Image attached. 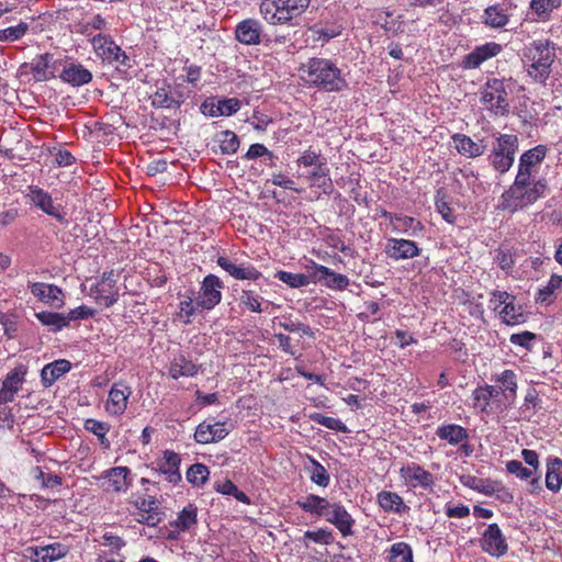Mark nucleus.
Listing matches in <instances>:
<instances>
[{
	"label": "nucleus",
	"instance_id": "25",
	"mask_svg": "<svg viewBox=\"0 0 562 562\" xmlns=\"http://www.w3.org/2000/svg\"><path fill=\"white\" fill-rule=\"evenodd\" d=\"M52 54H42L32 59L31 63L22 65V69L30 71L35 81H45L48 79V69L50 66Z\"/></svg>",
	"mask_w": 562,
	"mask_h": 562
},
{
	"label": "nucleus",
	"instance_id": "4",
	"mask_svg": "<svg viewBox=\"0 0 562 562\" xmlns=\"http://www.w3.org/2000/svg\"><path fill=\"white\" fill-rule=\"evenodd\" d=\"M299 166L311 167L306 175V179L312 187L322 189L323 193L330 194L334 190L333 181L329 176V168L326 158L319 153L305 150L297 159Z\"/></svg>",
	"mask_w": 562,
	"mask_h": 562
},
{
	"label": "nucleus",
	"instance_id": "8",
	"mask_svg": "<svg viewBox=\"0 0 562 562\" xmlns=\"http://www.w3.org/2000/svg\"><path fill=\"white\" fill-rule=\"evenodd\" d=\"M224 282L215 274H207L202 283L196 299V305L204 310H212L222 300Z\"/></svg>",
	"mask_w": 562,
	"mask_h": 562
},
{
	"label": "nucleus",
	"instance_id": "16",
	"mask_svg": "<svg viewBox=\"0 0 562 562\" xmlns=\"http://www.w3.org/2000/svg\"><path fill=\"white\" fill-rule=\"evenodd\" d=\"M262 26L258 20L246 19L240 21L235 29V36L244 45L263 44Z\"/></svg>",
	"mask_w": 562,
	"mask_h": 562
},
{
	"label": "nucleus",
	"instance_id": "10",
	"mask_svg": "<svg viewBox=\"0 0 562 562\" xmlns=\"http://www.w3.org/2000/svg\"><path fill=\"white\" fill-rule=\"evenodd\" d=\"M482 550L492 557H503L508 551V544L499 526L491 524L487 526L481 539Z\"/></svg>",
	"mask_w": 562,
	"mask_h": 562
},
{
	"label": "nucleus",
	"instance_id": "50",
	"mask_svg": "<svg viewBox=\"0 0 562 562\" xmlns=\"http://www.w3.org/2000/svg\"><path fill=\"white\" fill-rule=\"evenodd\" d=\"M310 419L331 430H336L339 432L348 431L347 426L338 418L325 416L321 413H313L310 415Z\"/></svg>",
	"mask_w": 562,
	"mask_h": 562
},
{
	"label": "nucleus",
	"instance_id": "18",
	"mask_svg": "<svg viewBox=\"0 0 562 562\" xmlns=\"http://www.w3.org/2000/svg\"><path fill=\"white\" fill-rule=\"evenodd\" d=\"M386 255L394 260L412 259L420 254L418 245L409 239L390 238L385 247Z\"/></svg>",
	"mask_w": 562,
	"mask_h": 562
},
{
	"label": "nucleus",
	"instance_id": "42",
	"mask_svg": "<svg viewBox=\"0 0 562 562\" xmlns=\"http://www.w3.org/2000/svg\"><path fill=\"white\" fill-rule=\"evenodd\" d=\"M512 300L501 311L502 321L506 325H518L525 322V315L521 311V306H516Z\"/></svg>",
	"mask_w": 562,
	"mask_h": 562
},
{
	"label": "nucleus",
	"instance_id": "43",
	"mask_svg": "<svg viewBox=\"0 0 562 562\" xmlns=\"http://www.w3.org/2000/svg\"><path fill=\"white\" fill-rule=\"evenodd\" d=\"M387 559L389 562H414L413 550L406 542H396L392 544Z\"/></svg>",
	"mask_w": 562,
	"mask_h": 562
},
{
	"label": "nucleus",
	"instance_id": "24",
	"mask_svg": "<svg viewBox=\"0 0 562 562\" xmlns=\"http://www.w3.org/2000/svg\"><path fill=\"white\" fill-rule=\"evenodd\" d=\"M452 140L458 153L469 158L483 155L486 148L485 145L475 143L471 137L464 134H453Z\"/></svg>",
	"mask_w": 562,
	"mask_h": 562
},
{
	"label": "nucleus",
	"instance_id": "58",
	"mask_svg": "<svg viewBox=\"0 0 562 562\" xmlns=\"http://www.w3.org/2000/svg\"><path fill=\"white\" fill-rule=\"evenodd\" d=\"M304 538L316 543L329 544L333 541V532L327 528H319L314 531L307 530L304 532Z\"/></svg>",
	"mask_w": 562,
	"mask_h": 562
},
{
	"label": "nucleus",
	"instance_id": "56",
	"mask_svg": "<svg viewBox=\"0 0 562 562\" xmlns=\"http://www.w3.org/2000/svg\"><path fill=\"white\" fill-rule=\"evenodd\" d=\"M279 326L290 333L301 331L303 335L314 338L315 334L312 328L301 322H295L290 317H284L283 322L279 323Z\"/></svg>",
	"mask_w": 562,
	"mask_h": 562
},
{
	"label": "nucleus",
	"instance_id": "31",
	"mask_svg": "<svg viewBox=\"0 0 562 562\" xmlns=\"http://www.w3.org/2000/svg\"><path fill=\"white\" fill-rule=\"evenodd\" d=\"M198 508L193 504L187 505L179 514L178 518L170 522L178 531L189 530L198 522Z\"/></svg>",
	"mask_w": 562,
	"mask_h": 562
},
{
	"label": "nucleus",
	"instance_id": "29",
	"mask_svg": "<svg viewBox=\"0 0 562 562\" xmlns=\"http://www.w3.org/2000/svg\"><path fill=\"white\" fill-rule=\"evenodd\" d=\"M562 485V460L549 459L547 464L546 486L553 493L560 491Z\"/></svg>",
	"mask_w": 562,
	"mask_h": 562
},
{
	"label": "nucleus",
	"instance_id": "62",
	"mask_svg": "<svg viewBox=\"0 0 562 562\" xmlns=\"http://www.w3.org/2000/svg\"><path fill=\"white\" fill-rule=\"evenodd\" d=\"M440 191H438V196L436 199V209L442 215L443 220L448 223H454L456 216L453 215L452 209L449 205V202L446 201L445 196L439 198Z\"/></svg>",
	"mask_w": 562,
	"mask_h": 562
},
{
	"label": "nucleus",
	"instance_id": "7",
	"mask_svg": "<svg viewBox=\"0 0 562 562\" xmlns=\"http://www.w3.org/2000/svg\"><path fill=\"white\" fill-rule=\"evenodd\" d=\"M508 92L504 79L491 78L482 86L481 102L488 104L496 113L506 114L509 111Z\"/></svg>",
	"mask_w": 562,
	"mask_h": 562
},
{
	"label": "nucleus",
	"instance_id": "26",
	"mask_svg": "<svg viewBox=\"0 0 562 562\" xmlns=\"http://www.w3.org/2000/svg\"><path fill=\"white\" fill-rule=\"evenodd\" d=\"M376 499L384 512L403 514L409 510V507L397 493L382 491L378 494Z\"/></svg>",
	"mask_w": 562,
	"mask_h": 562
},
{
	"label": "nucleus",
	"instance_id": "12",
	"mask_svg": "<svg viewBox=\"0 0 562 562\" xmlns=\"http://www.w3.org/2000/svg\"><path fill=\"white\" fill-rule=\"evenodd\" d=\"M132 393L133 392L131 386H128L125 382H115L109 391L105 405L106 412L114 416L122 415L126 411L127 401Z\"/></svg>",
	"mask_w": 562,
	"mask_h": 562
},
{
	"label": "nucleus",
	"instance_id": "34",
	"mask_svg": "<svg viewBox=\"0 0 562 562\" xmlns=\"http://www.w3.org/2000/svg\"><path fill=\"white\" fill-rule=\"evenodd\" d=\"M496 381L501 383L499 387L502 389L504 397L509 402L508 404L512 405L517 392V375L513 370H505Z\"/></svg>",
	"mask_w": 562,
	"mask_h": 562
},
{
	"label": "nucleus",
	"instance_id": "61",
	"mask_svg": "<svg viewBox=\"0 0 562 562\" xmlns=\"http://www.w3.org/2000/svg\"><path fill=\"white\" fill-rule=\"evenodd\" d=\"M262 156H268L270 159L274 158L273 154L265 145L256 143L250 145L243 158L246 160H254Z\"/></svg>",
	"mask_w": 562,
	"mask_h": 562
},
{
	"label": "nucleus",
	"instance_id": "52",
	"mask_svg": "<svg viewBox=\"0 0 562 562\" xmlns=\"http://www.w3.org/2000/svg\"><path fill=\"white\" fill-rule=\"evenodd\" d=\"M261 300L262 297L255 294L251 290H243L239 299L241 305L255 313H261L263 311L261 308Z\"/></svg>",
	"mask_w": 562,
	"mask_h": 562
},
{
	"label": "nucleus",
	"instance_id": "48",
	"mask_svg": "<svg viewBox=\"0 0 562 562\" xmlns=\"http://www.w3.org/2000/svg\"><path fill=\"white\" fill-rule=\"evenodd\" d=\"M209 475V468L202 463H194L187 471V480L194 486L203 485L207 481Z\"/></svg>",
	"mask_w": 562,
	"mask_h": 562
},
{
	"label": "nucleus",
	"instance_id": "45",
	"mask_svg": "<svg viewBox=\"0 0 562 562\" xmlns=\"http://www.w3.org/2000/svg\"><path fill=\"white\" fill-rule=\"evenodd\" d=\"M310 479L312 482L322 487H327L330 482V476L324 465L317 460L311 459V468H307Z\"/></svg>",
	"mask_w": 562,
	"mask_h": 562
},
{
	"label": "nucleus",
	"instance_id": "63",
	"mask_svg": "<svg viewBox=\"0 0 562 562\" xmlns=\"http://www.w3.org/2000/svg\"><path fill=\"white\" fill-rule=\"evenodd\" d=\"M537 335L531 331H522L518 334H513L509 338V341L513 345H517L524 347L526 349H530V341L535 340Z\"/></svg>",
	"mask_w": 562,
	"mask_h": 562
},
{
	"label": "nucleus",
	"instance_id": "57",
	"mask_svg": "<svg viewBox=\"0 0 562 562\" xmlns=\"http://www.w3.org/2000/svg\"><path fill=\"white\" fill-rule=\"evenodd\" d=\"M92 80V74L80 64H72L71 81L72 87L81 86Z\"/></svg>",
	"mask_w": 562,
	"mask_h": 562
},
{
	"label": "nucleus",
	"instance_id": "64",
	"mask_svg": "<svg viewBox=\"0 0 562 562\" xmlns=\"http://www.w3.org/2000/svg\"><path fill=\"white\" fill-rule=\"evenodd\" d=\"M496 262L499 268L506 272L510 271L515 265L513 255L509 250L498 249L497 255L495 257Z\"/></svg>",
	"mask_w": 562,
	"mask_h": 562
},
{
	"label": "nucleus",
	"instance_id": "47",
	"mask_svg": "<svg viewBox=\"0 0 562 562\" xmlns=\"http://www.w3.org/2000/svg\"><path fill=\"white\" fill-rule=\"evenodd\" d=\"M538 392L535 389H529L525 396V403L519 408L520 418L525 420H530L536 413V407L538 406Z\"/></svg>",
	"mask_w": 562,
	"mask_h": 562
},
{
	"label": "nucleus",
	"instance_id": "11",
	"mask_svg": "<svg viewBox=\"0 0 562 562\" xmlns=\"http://www.w3.org/2000/svg\"><path fill=\"white\" fill-rule=\"evenodd\" d=\"M26 375V368L23 364L16 366L2 380L0 387V404L14 400L15 394L22 387Z\"/></svg>",
	"mask_w": 562,
	"mask_h": 562
},
{
	"label": "nucleus",
	"instance_id": "30",
	"mask_svg": "<svg viewBox=\"0 0 562 562\" xmlns=\"http://www.w3.org/2000/svg\"><path fill=\"white\" fill-rule=\"evenodd\" d=\"M196 373L198 366L182 355L176 357L169 368V374L175 380L180 376H193Z\"/></svg>",
	"mask_w": 562,
	"mask_h": 562
},
{
	"label": "nucleus",
	"instance_id": "13",
	"mask_svg": "<svg viewBox=\"0 0 562 562\" xmlns=\"http://www.w3.org/2000/svg\"><path fill=\"white\" fill-rule=\"evenodd\" d=\"M25 198L29 200L31 204L42 210L47 215L55 217L57 221L61 223L67 222L65 220V215L61 214L58 207L54 205L52 196L48 194V192L44 191L40 187L30 186L27 188V193L25 194Z\"/></svg>",
	"mask_w": 562,
	"mask_h": 562
},
{
	"label": "nucleus",
	"instance_id": "36",
	"mask_svg": "<svg viewBox=\"0 0 562 562\" xmlns=\"http://www.w3.org/2000/svg\"><path fill=\"white\" fill-rule=\"evenodd\" d=\"M67 547L53 543L35 550V562H53L67 554Z\"/></svg>",
	"mask_w": 562,
	"mask_h": 562
},
{
	"label": "nucleus",
	"instance_id": "54",
	"mask_svg": "<svg viewBox=\"0 0 562 562\" xmlns=\"http://www.w3.org/2000/svg\"><path fill=\"white\" fill-rule=\"evenodd\" d=\"M218 115L231 116L235 114L241 105V102L237 98H224L217 100Z\"/></svg>",
	"mask_w": 562,
	"mask_h": 562
},
{
	"label": "nucleus",
	"instance_id": "9",
	"mask_svg": "<svg viewBox=\"0 0 562 562\" xmlns=\"http://www.w3.org/2000/svg\"><path fill=\"white\" fill-rule=\"evenodd\" d=\"M216 263L236 280L257 281L262 277V273L248 261L238 262L237 259L218 256Z\"/></svg>",
	"mask_w": 562,
	"mask_h": 562
},
{
	"label": "nucleus",
	"instance_id": "60",
	"mask_svg": "<svg viewBox=\"0 0 562 562\" xmlns=\"http://www.w3.org/2000/svg\"><path fill=\"white\" fill-rule=\"evenodd\" d=\"M153 105L158 108H179V101L170 97L165 90L157 91L153 98Z\"/></svg>",
	"mask_w": 562,
	"mask_h": 562
},
{
	"label": "nucleus",
	"instance_id": "53",
	"mask_svg": "<svg viewBox=\"0 0 562 562\" xmlns=\"http://www.w3.org/2000/svg\"><path fill=\"white\" fill-rule=\"evenodd\" d=\"M527 72L536 82L544 83L550 77L552 68L542 64L540 66V64L531 61Z\"/></svg>",
	"mask_w": 562,
	"mask_h": 562
},
{
	"label": "nucleus",
	"instance_id": "19",
	"mask_svg": "<svg viewBox=\"0 0 562 562\" xmlns=\"http://www.w3.org/2000/svg\"><path fill=\"white\" fill-rule=\"evenodd\" d=\"M324 517L328 522L333 524L342 536L346 537L353 533L352 526L355 520L340 503L330 504L329 509H327V516Z\"/></svg>",
	"mask_w": 562,
	"mask_h": 562
},
{
	"label": "nucleus",
	"instance_id": "44",
	"mask_svg": "<svg viewBox=\"0 0 562 562\" xmlns=\"http://www.w3.org/2000/svg\"><path fill=\"white\" fill-rule=\"evenodd\" d=\"M406 472L411 480L418 482V484L424 488H431L434 485L432 474L418 464L407 467Z\"/></svg>",
	"mask_w": 562,
	"mask_h": 562
},
{
	"label": "nucleus",
	"instance_id": "51",
	"mask_svg": "<svg viewBox=\"0 0 562 562\" xmlns=\"http://www.w3.org/2000/svg\"><path fill=\"white\" fill-rule=\"evenodd\" d=\"M29 30V24L20 22L18 25L0 30V42H14L22 38Z\"/></svg>",
	"mask_w": 562,
	"mask_h": 562
},
{
	"label": "nucleus",
	"instance_id": "1",
	"mask_svg": "<svg viewBox=\"0 0 562 562\" xmlns=\"http://www.w3.org/2000/svg\"><path fill=\"white\" fill-rule=\"evenodd\" d=\"M535 171L518 164V171L514 183L502 194V204L504 210L515 212L533 204L538 199L543 196L548 189L544 178L532 181Z\"/></svg>",
	"mask_w": 562,
	"mask_h": 562
},
{
	"label": "nucleus",
	"instance_id": "21",
	"mask_svg": "<svg viewBox=\"0 0 562 562\" xmlns=\"http://www.w3.org/2000/svg\"><path fill=\"white\" fill-rule=\"evenodd\" d=\"M228 431L224 428V424H206L205 422L198 425L194 439L199 443H210L224 439Z\"/></svg>",
	"mask_w": 562,
	"mask_h": 562
},
{
	"label": "nucleus",
	"instance_id": "20",
	"mask_svg": "<svg viewBox=\"0 0 562 562\" xmlns=\"http://www.w3.org/2000/svg\"><path fill=\"white\" fill-rule=\"evenodd\" d=\"M314 278L325 286L333 290L341 291L349 285V279L347 276L337 273L322 265H315Z\"/></svg>",
	"mask_w": 562,
	"mask_h": 562
},
{
	"label": "nucleus",
	"instance_id": "27",
	"mask_svg": "<svg viewBox=\"0 0 562 562\" xmlns=\"http://www.w3.org/2000/svg\"><path fill=\"white\" fill-rule=\"evenodd\" d=\"M296 505L304 512L316 516H327L330 503L318 495L310 494L304 499L296 501Z\"/></svg>",
	"mask_w": 562,
	"mask_h": 562
},
{
	"label": "nucleus",
	"instance_id": "55",
	"mask_svg": "<svg viewBox=\"0 0 562 562\" xmlns=\"http://www.w3.org/2000/svg\"><path fill=\"white\" fill-rule=\"evenodd\" d=\"M37 318L41 321L43 325L53 326L54 330H59L64 326H67L66 318L57 313L42 312L37 314Z\"/></svg>",
	"mask_w": 562,
	"mask_h": 562
},
{
	"label": "nucleus",
	"instance_id": "23",
	"mask_svg": "<svg viewBox=\"0 0 562 562\" xmlns=\"http://www.w3.org/2000/svg\"><path fill=\"white\" fill-rule=\"evenodd\" d=\"M180 462L181 459L178 453L167 450L164 452V460L159 463V472L166 475L170 483L177 484L181 481Z\"/></svg>",
	"mask_w": 562,
	"mask_h": 562
},
{
	"label": "nucleus",
	"instance_id": "2",
	"mask_svg": "<svg viewBox=\"0 0 562 562\" xmlns=\"http://www.w3.org/2000/svg\"><path fill=\"white\" fill-rule=\"evenodd\" d=\"M306 83L326 92H341L348 88L342 70L327 58L312 57L299 68Z\"/></svg>",
	"mask_w": 562,
	"mask_h": 562
},
{
	"label": "nucleus",
	"instance_id": "14",
	"mask_svg": "<svg viewBox=\"0 0 562 562\" xmlns=\"http://www.w3.org/2000/svg\"><path fill=\"white\" fill-rule=\"evenodd\" d=\"M516 8L513 0H504L484 10L483 22L492 29H502L509 22V11Z\"/></svg>",
	"mask_w": 562,
	"mask_h": 562
},
{
	"label": "nucleus",
	"instance_id": "28",
	"mask_svg": "<svg viewBox=\"0 0 562 562\" xmlns=\"http://www.w3.org/2000/svg\"><path fill=\"white\" fill-rule=\"evenodd\" d=\"M436 435L441 440L448 441L450 445H459L469 439L468 430L457 424L439 426L436 430Z\"/></svg>",
	"mask_w": 562,
	"mask_h": 562
},
{
	"label": "nucleus",
	"instance_id": "39",
	"mask_svg": "<svg viewBox=\"0 0 562 562\" xmlns=\"http://www.w3.org/2000/svg\"><path fill=\"white\" fill-rule=\"evenodd\" d=\"M57 77L64 82H70V64L68 63L67 57L55 59L52 55L48 79Z\"/></svg>",
	"mask_w": 562,
	"mask_h": 562
},
{
	"label": "nucleus",
	"instance_id": "32",
	"mask_svg": "<svg viewBox=\"0 0 562 562\" xmlns=\"http://www.w3.org/2000/svg\"><path fill=\"white\" fill-rule=\"evenodd\" d=\"M460 482L464 486H467L471 490H474L479 493H482L484 495L490 496L495 493V481H493L491 479H481V477L468 474V475H461Z\"/></svg>",
	"mask_w": 562,
	"mask_h": 562
},
{
	"label": "nucleus",
	"instance_id": "35",
	"mask_svg": "<svg viewBox=\"0 0 562 562\" xmlns=\"http://www.w3.org/2000/svg\"><path fill=\"white\" fill-rule=\"evenodd\" d=\"M562 5V0H531L530 9L539 21H549L554 9Z\"/></svg>",
	"mask_w": 562,
	"mask_h": 562
},
{
	"label": "nucleus",
	"instance_id": "6",
	"mask_svg": "<svg viewBox=\"0 0 562 562\" xmlns=\"http://www.w3.org/2000/svg\"><path fill=\"white\" fill-rule=\"evenodd\" d=\"M519 139L514 134H499L493 144L488 156L491 166L501 175L506 173L515 161L518 151Z\"/></svg>",
	"mask_w": 562,
	"mask_h": 562
},
{
	"label": "nucleus",
	"instance_id": "5",
	"mask_svg": "<svg viewBox=\"0 0 562 562\" xmlns=\"http://www.w3.org/2000/svg\"><path fill=\"white\" fill-rule=\"evenodd\" d=\"M120 273L111 270L102 273L99 281L92 282L89 288L86 282L80 285L81 292L92 296L97 303L104 307H111L119 301Z\"/></svg>",
	"mask_w": 562,
	"mask_h": 562
},
{
	"label": "nucleus",
	"instance_id": "15",
	"mask_svg": "<svg viewBox=\"0 0 562 562\" xmlns=\"http://www.w3.org/2000/svg\"><path fill=\"white\" fill-rule=\"evenodd\" d=\"M525 56L533 63L552 67L557 58L555 44L550 40L533 41L529 47H527Z\"/></svg>",
	"mask_w": 562,
	"mask_h": 562
},
{
	"label": "nucleus",
	"instance_id": "37",
	"mask_svg": "<svg viewBox=\"0 0 562 562\" xmlns=\"http://www.w3.org/2000/svg\"><path fill=\"white\" fill-rule=\"evenodd\" d=\"M31 292L34 296L38 297L45 303H55L59 301L61 291L52 284L36 282L31 286Z\"/></svg>",
	"mask_w": 562,
	"mask_h": 562
},
{
	"label": "nucleus",
	"instance_id": "49",
	"mask_svg": "<svg viewBox=\"0 0 562 562\" xmlns=\"http://www.w3.org/2000/svg\"><path fill=\"white\" fill-rule=\"evenodd\" d=\"M562 289V276L552 274L548 284L538 291L536 301L540 303H550L554 291Z\"/></svg>",
	"mask_w": 562,
	"mask_h": 562
},
{
	"label": "nucleus",
	"instance_id": "22",
	"mask_svg": "<svg viewBox=\"0 0 562 562\" xmlns=\"http://www.w3.org/2000/svg\"><path fill=\"white\" fill-rule=\"evenodd\" d=\"M68 371H70V361L66 359H59L47 363L41 371L42 384L45 387H48Z\"/></svg>",
	"mask_w": 562,
	"mask_h": 562
},
{
	"label": "nucleus",
	"instance_id": "38",
	"mask_svg": "<svg viewBox=\"0 0 562 562\" xmlns=\"http://www.w3.org/2000/svg\"><path fill=\"white\" fill-rule=\"evenodd\" d=\"M391 223L400 232L412 231V236H416L418 232L424 229V225L419 221L406 215L396 214V216H391Z\"/></svg>",
	"mask_w": 562,
	"mask_h": 562
},
{
	"label": "nucleus",
	"instance_id": "46",
	"mask_svg": "<svg viewBox=\"0 0 562 562\" xmlns=\"http://www.w3.org/2000/svg\"><path fill=\"white\" fill-rule=\"evenodd\" d=\"M276 278L293 289L306 286L311 282L310 277L304 273H292L283 270L278 271Z\"/></svg>",
	"mask_w": 562,
	"mask_h": 562
},
{
	"label": "nucleus",
	"instance_id": "3",
	"mask_svg": "<svg viewBox=\"0 0 562 562\" xmlns=\"http://www.w3.org/2000/svg\"><path fill=\"white\" fill-rule=\"evenodd\" d=\"M311 0H262L260 13L271 25L291 23L308 8Z\"/></svg>",
	"mask_w": 562,
	"mask_h": 562
},
{
	"label": "nucleus",
	"instance_id": "40",
	"mask_svg": "<svg viewBox=\"0 0 562 562\" xmlns=\"http://www.w3.org/2000/svg\"><path fill=\"white\" fill-rule=\"evenodd\" d=\"M220 142V148L222 154L232 155L235 154L240 145L239 137L229 130L223 131L217 135Z\"/></svg>",
	"mask_w": 562,
	"mask_h": 562
},
{
	"label": "nucleus",
	"instance_id": "33",
	"mask_svg": "<svg viewBox=\"0 0 562 562\" xmlns=\"http://www.w3.org/2000/svg\"><path fill=\"white\" fill-rule=\"evenodd\" d=\"M548 153L546 145H537L531 149L526 150L519 158V165L527 167L535 171V168L539 167L544 160Z\"/></svg>",
	"mask_w": 562,
	"mask_h": 562
},
{
	"label": "nucleus",
	"instance_id": "41",
	"mask_svg": "<svg viewBox=\"0 0 562 562\" xmlns=\"http://www.w3.org/2000/svg\"><path fill=\"white\" fill-rule=\"evenodd\" d=\"M130 473L127 467H115L110 469L106 472V477H109L110 486L115 492H121L127 488L126 476Z\"/></svg>",
	"mask_w": 562,
	"mask_h": 562
},
{
	"label": "nucleus",
	"instance_id": "59",
	"mask_svg": "<svg viewBox=\"0 0 562 562\" xmlns=\"http://www.w3.org/2000/svg\"><path fill=\"white\" fill-rule=\"evenodd\" d=\"M506 470L516 475L521 480H528L532 477V474L536 473L533 470L527 469L522 465V463L518 460H510L506 463Z\"/></svg>",
	"mask_w": 562,
	"mask_h": 562
},
{
	"label": "nucleus",
	"instance_id": "17",
	"mask_svg": "<svg viewBox=\"0 0 562 562\" xmlns=\"http://www.w3.org/2000/svg\"><path fill=\"white\" fill-rule=\"evenodd\" d=\"M502 49V45L495 42H488L484 45L476 46L471 53L464 56L462 67L465 69H475L487 59L497 56Z\"/></svg>",
	"mask_w": 562,
	"mask_h": 562
}]
</instances>
